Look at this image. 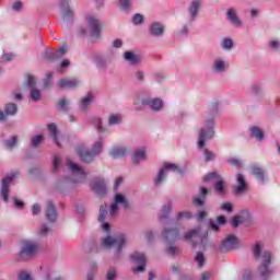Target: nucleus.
<instances>
[{
    "label": "nucleus",
    "mask_w": 280,
    "mask_h": 280,
    "mask_svg": "<svg viewBox=\"0 0 280 280\" xmlns=\"http://www.w3.org/2000/svg\"><path fill=\"white\" fill-rule=\"evenodd\" d=\"M200 0H195L191 2L188 12L192 19V21H196V16H198V10H200Z\"/></svg>",
    "instance_id": "nucleus-21"
},
{
    "label": "nucleus",
    "mask_w": 280,
    "mask_h": 280,
    "mask_svg": "<svg viewBox=\"0 0 280 280\" xmlns=\"http://www.w3.org/2000/svg\"><path fill=\"white\" fill-rule=\"evenodd\" d=\"M115 202L116 205H121L124 209H128L130 207V203L128 202V199H126V196L121 194H117L115 196Z\"/></svg>",
    "instance_id": "nucleus-27"
},
{
    "label": "nucleus",
    "mask_w": 280,
    "mask_h": 280,
    "mask_svg": "<svg viewBox=\"0 0 280 280\" xmlns=\"http://www.w3.org/2000/svg\"><path fill=\"white\" fill-rule=\"evenodd\" d=\"M47 207H46V218L48 222H56V220L58 219V212L56 211V206L54 205L52 201H47L46 202Z\"/></svg>",
    "instance_id": "nucleus-15"
},
{
    "label": "nucleus",
    "mask_w": 280,
    "mask_h": 280,
    "mask_svg": "<svg viewBox=\"0 0 280 280\" xmlns=\"http://www.w3.org/2000/svg\"><path fill=\"white\" fill-rule=\"evenodd\" d=\"M191 218H192V214L189 211H182V212H178L176 215L177 222H180L182 220H191Z\"/></svg>",
    "instance_id": "nucleus-34"
},
{
    "label": "nucleus",
    "mask_w": 280,
    "mask_h": 280,
    "mask_svg": "<svg viewBox=\"0 0 280 280\" xmlns=\"http://www.w3.org/2000/svg\"><path fill=\"white\" fill-rule=\"evenodd\" d=\"M136 79L138 80V82H143V80H145V74L143 73V71H137Z\"/></svg>",
    "instance_id": "nucleus-60"
},
{
    "label": "nucleus",
    "mask_w": 280,
    "mask_h": 280,
    "mask_svg": "<svg viewBox=\"0 0 280 280\" xmlns=\"http://www.w3.org/2000/svg\"><path fill=\"white\" fill-rule=\"evenodd\" d=\"M104 145V140L100 138L92 147V151H89V149H85L84 147H81L78 149V154L84 163H91L93 162V158L97 156L100 152H102V148Z\"/></svg>",
    "instance_id": "nucleus-1"
},
{
    "label": "nucleus",
    "mask_w": 280,
    "mask_h": 280,
    "mask_svg": "<svg viewBox=\"0 0 280 280\" xmlns=\"http://www.w3.org/2000/svg\"><path fill=\"white\" fill-rule=\"evenodd\" d=\"M195 261L199 265V268H202V266H205V255L202 254V252L197 253Z\"/></svg>",
    "instance_id": "nucleus-40"
},
{
    "label": "nucleus",
    "mask_w": 280,
    "mask_h": 280,
    "mask_svg": "<svg viewBox=\"0 0 280 280\" xmlns=\"http://www.w3.org/2000/svg\"><path fill=\"white\" fill-rule=\"evenodd\" d=\"M27 86L34 89L36 86V80L32 74H27Z\"/></svg>",
    "instance_id": "nucleus-52"
},
{
    "label": "nucleus",
    "mask_w": 280,
    "mask_h": 280,
    "mask_svg": "<svg viewBox=\"0 0 280 280\" xmlns=\"http://www.w3.org/2000/svg\"><path fill=\"white\" fill-rule=\"evenodd\" d=\"M228 163H230V165H234V167H237V168L242 167V161L235 158L229 159Z\"/></svg>",
    "instance_id": "nucleus-49"
},
{
    "label": "nucleus",
    "mask_w": 280,
    "mask_h": 280,
    "mask_svg": "<svg viewBox=\"0 0 280 280\" xmlns=\"http://www.w3.org/2000/svg\"><path fill=\"white\" fill-rule=\"evenodd\" d=\"M237 185L234 186V194L240 196V194H244L248 191V182H246V177L242 174L236 175Z\"/></svg>",
    "instance_id": "nucleus-12"
},
{
    "label": "nucleus",
    "mask_w": 280,
    "mask_h": 280,
    "mask_svg": "<svg viewBox=\"0 0 280 280\" xmlns=\"http://www.w3.org/2000/svg\"><path fill=\"white\" fill-rule=\"evenodd\" d=\"M92 124L97 128L98 132H104V127H102V119L93 118Z\"/></svg>",
    "instance_id": "nucleus-44"
},
{
    "label": "nucleus",
    "mask_w": 280,
    "mask_h": 280,
    "mask_svg": "<svg viewBox=\"0 0 280 280\" xmlns=\"http://www.w3.org/2000/svg\"><path fill=\"white\" fill-rule=\"evenodd\" d=\"M85 21L91 32V36L100 38V34L102 33V23L100 20H97L95 15H86Z\"/></svg>",
    "instance_id": "nucleus-8"
},
{
    "label": "nucleus",
    "mask_w": 280,
    "mask_h": 280,
    "mask_svg": "<svg viewBox=\"0 0 280 280\" xmlns=\"http://www.w3.org/2000/svg\"><path fill=\"white\" fill-rule=\"evenodd\" d=\"M106 215H108V211L106 210L105 206L100 207V215L98 221L104 223V220H106Z\"/></svg>",
    "instance_id": "nucleus-39"
},
{
    "label": "nucleus",
    "mask_w": 280,
    "mask_h": 280,
    "mask_svg": "<svg viewBox=\"0 0 280 280\" xmlns=\"http://www.w3.org/2000/svg\"><path fill=\"white\" fill-rule=\"evenodd\" d=\"M116 278H117V269H115V267L109 268L106 273V279L115 280Z\"/></svg>",
    "instance_id": "nucleus-41"
},
{
    "label": "nucleus",
    "mask_w": 280,
    "mask_h": 280,
    "mask_svg": "<svg viewBox=\"0 0 280 280\" xmlns=\"http://www.w3.org/2000/svg\"><path fill=\"white\" fill-rule=\"evenodd\" d=\"M226 62L224 60H220V59H217L214 61V66H213V69L214 71H217L218 73H222L224 71H226Z\"/></svg>",
    "instance_id": "nucleus-30"
},
{
    "label": "nucleus",
    "mask_w": 280,
    "mask_h": 280,
    "mask_svg": "<svg viewBox=\"0 0 280 280\" xmlns=\"http://www.w3.org/2000/svg\"><path fill=\"white\" fill-rule=\"evenodd\" d=\"M51 78H54V73L48 72V73L46 74V79H45V81H44V86H45V89H50V88H51V84H52Z\"/></svg>",
    "instance_id": "nucleus-42"
},
{
    "label": "nucleus",
    "mask_w": 280,
    "mask_h": 280,
    "mask_svg": "<svg viewBox=\"0 0 280 280\" xmlns=\"http://www.w3.org/2000/svg\"><path fill=\"white\" fill-rule=\"evenodd\" d=\"M51 230H49V228H47V225H42L40 226V229H39V231H38V235L40 236V237H47V235H49V232H50Z\"/></svg>",
    "instance_id": "nucleus-46"
},
{
    "label": "nucleus",
    "mask_w": 280,
    "mask_h": 280,
    "mask_svg": "<svg viewBox=\"0 0 280 280\" xmlns=\"http://www.w3.org/2000/svg\"><path fill=\"white\" fill-rule=\"evenodd\" d=\"M14 176H16V174H11V175L7 176L4 179H2L1 196L4 200V202H8V200H9L10 183H12V180H14Z\"/></svg>",
    "instance_id": "nucleus-13"
},
{
    "label": "nucleus",
    "mask_w": 280,
    "mask_h": 280,
    "mask_svg": "<svg viewBox=\"0 0 280 280\" xmlns=\"http://www.w3.org/2000/svg\"><path fill=\"white\" fill-rule=\"evenodd\" d=\"M125 60H127V62H130L131 65H139L141 62V56L132 51H126Z\"/></svg>",
    "instance_id": "nucleus-20"
},
{
    "label": "nucleus",
    "mask_w": 280,
    "mask_h": 280,
    "mask_svg": "<svg viewBox=\"0 0 280 280\" xmlns=\"http://www.w3.org/2000/svg\"><path fill=\"white\" fill-rule=\"evenodd\" d=\"M170 211H172V202H167L163 206L162 210L160 211L159 218L160 220H165L167 215H170Z\"/></svg>",
    "instance_id": "nucleus-28"
},
{
    "label": "nucleus",
    "mask_w": 280,
    "mask_h": 280,
    "mask_svg": "<svg viewBox=\"0 0 280 280\" xmlns=\"http://www.w3.org/2000/svg\"><path fill=\"white\" fill-rule=\"evenodd\" d=\"M119 4L122 10H128L130 8V0H119Z\"/></svg>",
    "instance_id": "nucleus-59"
},
{
    "label": "nucleus",
    "mask_w": 280,
    "mask_h": 280,
    "mask_svg": "<svg viewBox=\"0 0 280 280\" xmlns=\"http://www.w3.org/2000/svg\"><path fill=\"white\" fill-rule=\"evenodd\" d=\"M45 60H58V52L54 51V49H48L46 50L45 55H44Z\"/></svg>",
    "instance_id": "nucleus-33"
},
{
    "label": "nucleus",
    "mask_w": 280,
    "mask_h": 280,
    "mask_svg": "<svg viewBox=\"0 0 280 280\" xmlns=\"http://www.w3.org/2000/svg\"><path fill=\"white\" fill-rule=\"evenodd\" d=\"M220 175H218V173L212 172V173H208L205 177H203V182L205 183H209V180H220Z\"/></svg>",
    "instance_id": "nucleus-35"
},
{
    "label": "nucleus",
    "mask_w": 280,
    "mask_h": 280,
    "mask_svg": "<svg viewBox=\"0 0 280 280\" xmlns=\"http://www.w3.org/2000/svg\"><path fill=\"white\" fill-rule=\"evenodd\" d=\"M18 110H19V108L16 107V104H14V103H9L4 107L5 115H14Z\"/></svg>",
    "instance_id": "nucleus-32"
},
{
    "label": "nucleus",
    "mask_w": 280,
    "mask_h": 280,
    "mask_svg": "<svg viewBox=\"0 0 280 280\" xmlns=\"http://www.w3.org/2000/svg\"><path fill=\"white\" fill-rule=\"evenodd\" d=\"M261 265L258 268V272H260V276L266 279L268 275H270V261H272V254L268 250L262 252L261 254Z\"/></svg>",
    "instance_id": "nucleus-9"
},
{
    "label": "nucleus",
    "mask_w": 280,
    "mask_h": 280,
    "mask_svg": "<svg viewBox=\"0 0 280 280\" xmlns=\"http://www.w3.org/2000/svg\"><path fill=\"white\" fill-rule=\"evenodd\" d=\"M237 244H240V241L236 238V236L233 234H230L222 242L220 250L221 253H229V250H233L234 248H237Z\"/></svg>",
    "instance_id": "nucleus-11"
},
{
    "label": "nucleus",
    "mask_w": 280,
    "mask_h": 280,
    "mask_svg": "<svg viewBox=\"0 0 280 280\" xmlns=\"http://www.w3.org/2000/svg\"><path fill=\"white\" fill-rule=\"evenodd\" d=\"M117 211H119V203L114 201L110 206V215H116Z\"/></svg>",
    "instance_id": "nucleus-55"
},
{
    "label": "nucleus",
    "mask_w": 280,
    "mask_h": 280,
    "mask_svg": "<svg viewBox=\"0 0 280 280\" xmlns=\"http://www.w3.org/2000/svg\"><path fill=\"white\" fill-rule=\"evenodd\" d=\"M139 161H145V150L144 149H139L132 155V163L135 165H139Z\"/></svg>",
    "instance_id": "nucleus-24"
},
{
    "label": "nucleus",
    "mask_w": 280,
    "mask_h": 280,
    "mask_svg": "<svg viewBox=\"0 0 280 280\" xmlns=\"http://www.w3.org/2000/svg\"><path fill=\"white\" fill-rule=\"evenodd\" d=\"M33 215H38L40 213V205L35 203L32 208Z\"/></svg>",
    "instance_id": "nucleus-62"
},
{
    "label": "nucleus",
    "mask_w": 280,
    "mask_h": 280,
    "mask_svg": "<svg viewBox=\"0 0 280 280\" xmlns=\"http://www.w3.org/2000/svg\"><path fill=\"white\" fill-rule=\"evenodd\" d=\"M252 174L259 180V183H266V171L259 165H252Z\"/></svg>",
    "instance_id": "nucleus-19"
},
{
    "label": "nucleus",
    "mask_w": 280,
    "mask_h": 280,
    "mask_svg": "<svg viewBox=\"0 0 280 280\" xmlns=\"http://www.w3.org/2000/svg\"><path fill=\"white\" fill-rule=\"evenodd\" d=\"M200 280H211V271H206V272L201 273Z\"/></svg>",
    "instance_id": "nucleus-63"
},
{
    "label": "nucleus",
    "mask_w": 280,
    "mask_h": 280,
    "mask_svg": "<svg viewBox=\"0 0 280 280\" xmlns=\"http://www.w3.org/2000/svg\"><path fill=\"white\" fill-rule=\"evenodd\" d=\"M126 234H117L115 236H106L102 240V246L104 248H116V253L119 255L121 253V248L126 246Z\"/></svg>",
    "instance_id": "nucleus-2"
},
{
    "label": "nucleus",
    "mask_w": 280,
    "mask_h": 280,
    "mask_svg": "<svg viewBox=\"0 0 280 280\" xmlns=\"http://www.w3.org/2000/svg\"><path fill=\"white\" fill-rule=\"evenodd\" d=\"M18 277L19 280H32V276L27 271H21Z\"/></svg>",
    "instance_id": "nucleus-54"
},
{
    "label": "nucleus",
    "mask_w": 280,
    "mask_h": 280,
    "mask_svg": "<svg viewBox=\"0 0 280 280\" xmlns=\"http://www.w3.org/2000/svg\"><path fill=\"white\" fill-rule=\"evenodd\" d=\"M167 172H180V168L176 164L165 163L164 167L160 170L159 175L154 179V184L156 186L161 185L163 180H165V174H167Z\"/></svg>",
    "instance_id": "nucleus-10"
},
{
    "label": "nucleus",
    "mask_w": 280,
    "mask_h": 280,
    "mask_svg": "<svg viewBox=\"0 0 280 280\" xmlns=\"http://www.w3.org/2000/svg\"><path fill=\"white\" fill-rule=\"evenodd\" d=\"M231 47H233V40L231 38H225L223 40V48L231 49Z\"/></svg>",
    "instance_id": "nucleus-58"
},
{
    "label": "nucleus",
    "mask_w": 280,
    "mask_h": 280,
    "mask_svg": "<svg viewBox=\"0 0 280 280\" xmlns=\"http://www.w3.org/2000/svg\"><path fill=\"white\" fill-rule=\"evenodd\" d=\"M67 167H69L71 174L77 176V178L72 179V183H84L86 180V172L80 165L73 163L71 160L66 161Z\"/></svg>",
    "instance_id": "nucleus-5"
},
{
    "label": "nucleus",
    "mask_w": 280,
    "mask_h": 280,
    "mask_svg": "<svg viewBox=\"0 0 280 280\" xmlns=\"http://www.w3.org/2000/svg\"><path fill=\"white\" fill-rule=\"evenodd\" d=\"M162 237L167 242V244H172L177 240H180V234L174 223H167L162 232Z\"/></svg>",
    "instance_id": "nucleus-6"
},
{
    "label": "nucleus",
    "mask_w": 280,
    "mask_h": 280,
    "mask_svg": "<svg viewBox=\"0 0 280 280\" xmlns=\"http://www.w3.org/2000/svg\"><path fill=\"white\" fill-rule=\"evenodd\" d=\"M253 253H254L255 259H259V257H261V244L256 243V245L253 249Z\"/></svg>",
    "instance_id": "nucleus-43"
},
{
    "label": "nucleus",
    "mask_w": 280,
    "mask_h": 280,
    "mask_svg": "<svg viewBox=\"0 0 280 280\" xmlns=\"http://www.w3.org/2000/svg\"><path fill=\"white\" fill-rule=\"evenodd\" d=\"M60 8L63 16H68L69 19L73 16V11L69 8V0H60Z\"/></svg>",
    "instance_id": "nucleus-23"
},
{
    "label": "nucleus",
    "mask_w": 280,
    "mask_h": 280,
    "mask_svg": "<svg viewBox=\"0 0 280 280\" xmlns=\"http://www.w3.org/2000/svg\"><path fill=\"white\" fill-rule=\"evenodd\" d=\"M165 28L163 27V25H161V23L155 22L151 25L150 33L152 34V36H163Z\"/></svg>",
    "instance_id": "nucleus-22"
},
{
    "label": "nucleus",
    "mask_w": 280,
    "mask_h": 280,
    "mask_svg": "<svg viewBox=\"0 0 280 280\" xmlns=\"http://www.w3.org/2000/svg\"><path fill=\"white\" fill-rule=\"evenodd\" d=\"M36 253H38V244L32 241H24L18 259L19 261H27V259L34 257Z\"/></svg>",
    "instance_id": "nucleus-4"
},
{
    "label": "nucleus",
    "mask_w": 280,
    "mask_h": 280,
    "mask_svg": "<svg viewBox=\"0 0 280 280\" xmlns=\"http://www.w3.org/2000/svg\"><path fill=\"white\" fill-rule=\"evenodd\" d=\"M143 106H150L152 110H161L163 108V101L161 98H142Z\"/></svg>",
    "instance_id": "nucleus-16"
},
{
    "label": "nucleus",
    "mask_w": 280,
    "mask_h": 280,
    "mask_svg": "<svg viewBox=\"0 0 280 280\" xmlns=\"http://www.w3.org/2000/svg\"><path fill=\"white\" fill-rule=\"evenodd\" d=\"M240 224H242V217L235 215L232 220V226L237 228Z\"/></svg>",
    "instance_id": "nucleus-57"
},
{
    "label": "nucleus",
    "mask_w": 280,
    "mask_h": 280,
    "mask_svg": "<svg viewBox=\"0 0 280 280\" xmlns=\"http://www.w3.org/2000/svg\"><path fill=\"white\" fill-rule=\"evenodd\" d=\"M16 142H18V138L16 136H13L11 140L5 141V148H14V145H16Z\"/></svg>",
    "instance_id": "nucleus-47"
},
{
    "label": "nucleus",
    "mask_w": 280,
    "mask_h": 280,
    "mask_svg": "<svg viewBox=\"0 0 280 280\" xmlns=\"http://www.w3.org/2000/svg\"><path fill=\"white\" fill-rule=\"evenodd\" d=\"M205 156H206V161H213L215 159V154H213V152L209 151L208 149H205Z\"/></svg>",
    "instance_id": "nucleus-53"
},
{
    "label": "nucleus",
    "mask_w": 280,
    "mask_h": 280,
    "mask_svg": "<svg viewBox=\"0 0 280 280\" xmlns=\"http://www.w3.org/2000/svg\"><path fill=\"white\" fill-rule=\"evenodd\" d=\"M48 130L50 132V136L52 137L56 145L60 148V141H58V127H56L55 124L48 125Z\"/></svg>",
    "instance_id": "nucleus-26"
},
{
    "label": "nucleus",
    "mask_w": 280,
    "mask_h": 280,
    "mask_svg": "<svg viewBox=\"0 0 280 280\" xmlns=\"http://www.w3.org/2000/svg\"><path fill=\"white\" fill-rule=\"evenodd\" d=\"M110 156H113V159H121V156H126V149L124 148H114L110 152H109Z\"/></svg>",
    "instance_id": "nucleus-29"
},
{
    "label": "nucleus",
    "mask_w": 280,
    "mask_h": 280,
    "mask_svg": "<svg viewBox=\"0 0 280 280\" xmlns=\"http://www.w3.org/2000/svg\"><path fill=\"white\" fill-rule=\"evenodd\" d=\"M92 189L97 196H106V182L102 178H95L92 183Z\"/></svg>",
    "instance_id": "nucleus-14"
},
{
    "label": "nucleus",
    "mask_w": 280,
    "mask_h": 280,
    "mask_svg": "<svg viewBox=\"0 0 280 280\" xmlns=\"http://www.w3.org/2000/svg\"><path fill=\"white\" fill-rule=\"evenodd\" d=\"M213 118H210L206 120V127L201 128L199 131V138H198V148L202 149L205 148V143L209 141V139H213V135L215 131H213Z\"/></svg>",
    "instance_id": "nucleus-3"
},
{
    "label": "nucleus",
    "mask_w": 280,
    "mask_h": 280,
    "mask_svg": "<svg viewBox=\"0 0 280 280\" xmlns=\"http://www.w3.org/2000/svg\"><path fill=\"white\" fill-rule=\"evenodd\" d=\"M59 107L61 110H63V113H67V110H69V107L67 106V100L66 98H61L58 103Z\"/></svg>",
    "instance_id": "nucleus-51"
},
{
    "label": "nucleus",
    "mask_w": 280,
    "mask_h": 280,
    "mask_svg": "<svg viewBox=\"0 0 280 280\" xmlns=\"http://www.w3.org/2000/svg\"><path fill=\"white\" fill-rule=\"evenodd\" d=\"M132 23H133L135 25H139V24L143 23V15H141V14H136V15L133 16V19H132Z\"/></svg>",
    "instance_id": "nucleus-56"
},
{
    "label": "nucleus",
    "mask_w": 280,
    "mask_h": 280,
    "mask_svg": "<svg viewBox=\"0 0 280 280\" xmlns=\"http://www.w3.org/2000/svg\"><path fill=\"white\" fill-rule=\"evenodd\" d=\"M250 137H254L255 139H257V141H264V130H261V128L259 127H252Z\"/></svg>",
    "instance_id": "nucleus-25"
},
{
    "label": "nucleus",
    "mask_w": 280,
    "mask_h": 280,
    "mask_svg": "<svg viewBox=\"0 0 280 280\" xmlns=\"http://www.w3.org/2000/svg\"><path fill=\"white\" fill-rule=\"evenodd\" d=\"M130 259L132 264H136L138 267L132 268V272H144L145 271V264L148 261V258L145 257V254L135 252L130 255Z\"/></svg>",
    "instance_id": "nucleus-7"
},
{
    "label": "nucleus",
    "mask_w": 280,
    "mask_h": 280,
    "mask_svg": "<svg viewBox=\"0 0 280 280\" xmlns=\"http://www.w3.org/2000/svg\"><path fill=\"white\" fill-rule=\"evenodd\" d=\"M31 100H33V102H39L40 91H38V89L36 88L31 89Z\"/></svg>",
    "instance_id": "nucleus-37"
},
{
    "label": "nucleus",
    "mask_w": 280,
    "mask_h": 280,
    "mask_svg": "<svg viewBox=\"0 0 280 280\" xmlns=\"http://www.w3.org/2000/svg\"><path fill=\"white\" fill-rule=\"evenodd\" d=\"M109 126H115L116 124H119L121 121V115L119 114H112L109 115Z\"/></svg>",
    "instance_id": "nucleus-36"
},
{
    "label": "nucleus",
    "mask_w": 280,
    "mask_h": 280,
    "mask_svg": "<svg viewBox=\"0 0 280 280\" xmlns=\"http://www.w3.org/2000/svg\"><path fill=\"white\" fill-rule=\"evenodd\" d=\"M42 142H43V135L35 136V137L32 139V145H33V148H38V145H40Z\"/></svg>",
    "instance_id": "nucleus-45"
},
{
    "label": "nucleus",
    "mask_w": 280,
    "mask_h": 280,
    "mask_svg": "<svg viewBox=\"0 0 280 280\" xmlns=\"http://www.w3.org/2000/svg\"><path fill=\"white\" fill-rule=\"evenodd\" d=\"M226 19L232 25H235L236 27H240V25H242V20H240V18L237 16V11H235V9L233 8L228 9Z\"/></svg>",
    "instance_id": "nucleus-17"
},
{
    "label": "nucleus",
    "mask_w": 280,
    "mask_h": 280,
    "mask_svg": "<svg viewBox=\"0 0 280 280\" xmlns=\"http://www.w3.org/2000/svg\"><path fill=\"white\" fill-rule=\"evenodd\" d=\"M199 236V231L198 230H190L186 235L185 238L187 242H191V240H196V237Z\"/></svg>",
    "instance_id": "nucleus-38"
},
{
    "label": "nucleus",
    "mask_w": 280,
    "mask_h": 280,
    "mask_svg": "<svg viewBox=\"0 0 280 280\" xmlns=\"http://www.w3.org/2000/svg\"><path fill=\"white\" fill-rule=\"evenodd\" d=\"M243 280H253V273L246 270L243 275Z\"/></svg>",
    "instance_id": "nucleus-64"
},
{
    "label": "nucleus",
    "mask_w": 280,
    "mask_h": 280,
    "mask_svg": "<svg viewBox=\"0 0 280 280\" xmlns=\"http://www.w3.org/2000/svg\"><path fill=\"white\" fill-rule=\"evenodd\" d=\"M215 191H219V194H222L224 191V182L219 180L214 185Z\"/></svg>",
    "instance_id": "nucleus-50"
},
{
    "label": "nucleus",
    "mask_w": 280,
    "mask_h": 280,
    "mask_svg": "<svg viewBox=\"0 0 280 280\" xmlns=\"http://www.w3.org/2000/svg\"><path fill=\"white\" fill-rule=\"evenodd\" d=\"M58 58H62V56H65V54H67V47H59V49L56 51Z\"/></svg>",
    "instance_id": "nucleus-61"
},
{
    "label": "nucleus",
    "mask_w": 280,
    "mask_h": 280,
    "mask_svg": "<svg viewBox=\"0 0 280 280\" xmlns=\"http://www.w3.org/2000/svg\"><path fill=\"white\" fill-rule=\"evenodd\" d=\"M93 93L89 92L88 95L81 100V108L83 110H86V106L93 102Z\"/></svg>",
    "instance_id": "nucleus-31"
},
{
    "label": "nucleus",
    "mask_w": 280,
    "mask_h": 280,
    "mask_svg": "<svg viewBox=\"0 0 280 280\" xmlns=\"http://www.w3.org/2000/svg\"><path fill=\"white\" fill-rule=\"evenodd\" d=\"M80 84L78 79H60L58 81L59 89H75Z\"/></svg>",
    "instance_id": "nucleus-18"
},
{
    "label": "nucleus",
    "mask_w": 280,
    "mask_h": 280,
    "mask_svg": "<svg viewBox=\"0 0 280 280\" xmlns=\"http://www.w3.org/2000/svg\"><path fill=\"white\" fill-rule=\"evenodd\" d=\"M58 167H60V156L56 155L52 161V172H58Z\"/></svg>",
    "instance_id": "nucleus-48"
}]
</instances>
